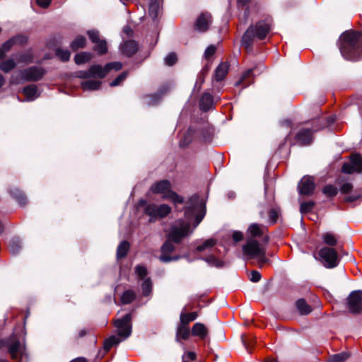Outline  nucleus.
Listing matches in <instances>:
<instances>
[{
  "label": "nucleus",
  "instance_id": "33",
  "mask_svg": "<svg viewBox=\"0 0 362 362\" xmlns=\"http://www.w3.org/2000/svg\"><path fill=\"white\" fill-rule=\"evenodd\" d=\"M10 193L17 200L20 205L23 206L27 203L26 197L18 189H11Z\"/></svg>",
  "mask_w": 362,
  "mask_h": 362
},
{
  "label": "nucleus",
  "instance_id": "34",
  "mask_svg": "<svg viewBox=\"0 0 362 362\" xmlns=\"http://www.w3.org/2000/svg\"><path fill=\"white\" fill-rule=\"evenodd\" d=\"M350 356L349 352H341L337 354L331 356L329 358L328 362H344Z\"/></svg>",
  "mask_w": 362,
  "mask_h": 362
},
{
  "label": "nucleus",
  "instance_id": "27",
  "mask_svg": "<svg viewBox=\"0 0 362 362\" xmlns=\"http://www.w3.org/2000/svg\"><path fill=\"white\" fill-rule=\"evenodd\" d=\"M162 0H151L149 4V14L153 19H156L159 13Z\"/></svg>",
  "mask_w": 362,
  "mask_h": 362
},
{
  "label": "nucleus",
  "instance_id": "12",
  "mask_svg": "<svg viewBox=\"0 0 362 362\" xmlns=\"http://www.w3.org/2000/svg\"><path fill=\"white\" fill-rule=\"evenodd\" d=\"M348 308L352 313H358L362 310V292L354 291L351 292L348 298Z\"/></svg>",
  "mask_w": 362,
  "mask_h": 362
},
{
  "label": "nucleus",
  "instance_id": "20",
  "mask_svg": "<svg viewBox=\"0 0 362 362\" xmlns=\"http://www.w3.org/2000/svg\"><path fill=\"white\" fill-rule=\"evenodd\" d=\"M296 139L301 144L307 145L312 141V132L308 129L300 130L296 135Z\"/></svg>",
  "mask_w": 362,
  "mask_h": 362
},
{
  "label": "nucleus",
  "instance_id": "21",
  "mask_svg": "<svg viewBox=\"0 0 362 362\" xmlns=\"http://www.w3.org/2000/svg\"><path fill=\"white\" fill-rule=\"evenodd\" d=\"M190 331L187 325L181 322L177 326L176 332V340L179 341L180 339L186 340L189 338Z\"/></svg>",
  "mask_w": 362,
  "mask_h": 362
},
{
  "label": "nucleus",
  "instance_id": "52",
  "mask_svg": "<svg viewBox=\"0 0 362 362\" xmlns=\"http://www.w3.org/2000/svg\"><path fill=\"white\" fill-rule=\"evenodd\" d=\"M177 62V56L175 53H170L165 58V63L168 66H173Z\"/></svg>",
  "mask_w": 362,
  "mask_h": 362
},
{
  "label": "nucleus",
  "instance_id": "53",
  "mask_svg": "<svg viewBox=\"0 0 362 362\" xmlns=\"http://www.w3.org/2000/svg\"><path fill=\"white\" fill-rule=\"evenodd\" d=\"M216 51V45H209L204 52V57L205 59H209L211 56H213Z\"/></svg>",
  "mask_w": 362,
  "mask_h": 362
},
{
  "label": "nucleus",
  "instance_id": "18",
  "mask_svg": "<svg viewBox=\"0 0 362 362\" xmlns=\"http://www.w3.org/2000/svg\"><path fill=\"white\" fill-rule=\"evenodd\" d=\"M266 228L257 223L251 224L247 229L248 238H261L263 236Z\"/></svg>",
  "mask_w": 362,
  "mask_h": 362
},
{
  "label": "nucleus",
  "instance_id": "11",
  "mask_svg": "<svg viewBox=\"0 0 362 362\" xmlns=\"http://www.w3.org/2000/svg\"><path fill=\"white\" fill-rule=\"evenodd\" d=\"M6 346L13 360H19L20 356L24 354V344L20 341L15 334H13L8 339Z\"/></svg>",
  "mask_w": 362,
  "mask_h": 362
},
{
  "label": "nucleus",
  "instance_id": "60",
  "mask_svg": "<svg viewBox=\"0 0 362 362\" xmlns=\"http://www.w3.org/2000/svg\"><path fill=\"white\" fill-rule=\"evenodd\" d=\"M358 195H357V194H349V195L346 196L344 198V199L346 202H353L356 201V199H358Z\"/></svg>",
  "mask_w": 362,
  "mask_h": 362
},
{
  "label": "nucleus",
  "instance_id": "4",
  "mask_svg": "<svg viewBox=\"0 0 362 362\" xmlns=\"http://www.w3.org/2000/svg\"><path fill=\"white\" fill-rule=\"evenodd\" d=\"M268 242L267 236H264L261 242L255 238H247V243L243 246V252L249 258H256L260 265L268 262L266 257L264 245Z\"/></svg>",
  "mask_w": 362,
  "mask_h": 362
},
{
  "label": "nucleus",
  "instance_id": "45",
  "mask_svg": "<svg viewBox=\"0 0 362 362\" xmlns=\"http://www.w3.org/2000/svg\"><path fill=\"white\" fill-rule=\"evenodd\" d=\"M327 197H334L337 194V188L332 185H326L322 190Z\"/></svg>",
  "mask_w": 362,
  "mask_h": 362
},
{
  "label": "nucleus",
  "instance_id": "25",
  "mask_svg": "<svg viewBox=\"0 0 362 362\" xmlns=\"http://www.w3.org/2000/svg\"><path fill=\"white\" fill-rule=\"evenodd\" d=\"M296 305L300 315H308L312 312V308L303 298L298 299Z\"/></svg>",
  "mask_w": 362,
  "mask_h": 362
},
{
  "label": "nucleus",
  "instance_id": "42",
  "mask_svg": "<svg viewBox=\"0 0 362 362\" xmlns=\"http://www.w3.org/2000/svg\"><path fill=\"white\" fill-rule=\"evenodd\" d=\"M95 46L94 47V50L96 51L100 54H103L107 52V43L105 40H101L98 43H95Z\"/></svg>",
  "mask_w": 362,
  "mask_h": 362
},
{
  "label": "nucleus",
  "instance_id": "36",
  "mask_svg": "<svg viewBox=\"0 0 362 362\" xmlns=\"http://www.w3.org/2000/svg\"><path fill=\"white\" fill-rule=\"evenodd\" d=\"M216 244V240L213 238L206 240L202 245H198L196 250L199 252L212 248Z\"/></svg>",
  "mask_w": 362,
  "mask_h": 362
},
{
  "label": "nucleus",
  "instance_id": "6",
  "mask_svg": "<svg viewBox=\"0 0 362 362\" xmlns=\"http://www.w3.org/2000/svg\"><path fill=\"white\" fill-rule=\"evenodd\" d=\"M45 71L40 66H31L14 73L11 78V84H19L24 81H37L45 75Z\"/></svg>",
  "mask_w": 362,
  "mask_h": 362
},
{
  "label": "nucleus",
  "instance_id": "61",
  "mask_svg": "<svg viewBox=\"0 0 362 362\" xmlns=\"http://www.w3.org/2000/svg\"><path fill=\"white\" fill-rule=\"evenodd\" d=\"M51 0H36V3L42 8H47L50 4Z\"/></svg>",
  "mask_w": 362,
  "mask_h": 362
},
{
  "label": "nucleus",
  "instance_id": "2",
  "mask_svg": "<svg viewBox=\"0 0 362 362\" xmlns=\"http://www.w3.org/2000/svg\"><path fill=\"white\" fill-rule=\"evenodd\" d=\"M192 233L190 230V223L189 221L178 220L175 221L170 227L168 235V240L164 243L161 247V252L163 254H170L173 252L175 247L172 242L180 243L183 238Z\"/></svg>",
  "mask_w": 362,
  "mask_h": 362
},
{
  "label": "nucleus",
  "instance_id": "41",
  "mask_svg": "<svg viewBox=\"0 0 362 362\" xmlns=\"http://www.w3.org/2000/svg\"><path fill=\"white\" fill-rule=\"evenodd\" d=\"M33 55L30 51H27L17 57V61L22 63H31L33 62Z\"/></svg>",
  "mask_w": 362,
  "mask_h": 362
},
{
  "label": "nucleus",
  "instance_id": "58",
  "mask_svg": "<svg viewBox=\"0 0 362 362\" xmlns=\"http://www.w3.org/2000/svg\"><path fill=\"white\" fill-rule=\"evenodd\" d=\"M353 186L350 183H344L341 187V192L344 194H348L352 190Z\"/></svg>",
  "mask_w": 362,
  "mask_h": 362
},
{
  "label": "nucleus",
  "instance_id": "56",
  "mask_svg": "<svg viewBox=\"0 0 362 362\" xmlns=\"http://www.w3.org/2000/svg\"><path fill=\"white\" fill-rule=\"evenodd\" d=\"M191 137H192V133L190 131H188L187 132L186 135L185 136L184 139L180 141V146H187L191 141Z\"/></svg>",
  "mask_w": 362,
  "mask_h": 362
},
{
  "label": "nucleus",
  "instance_id": "5",
  "mask_svg": "<svg viewBox=\"0 0 362 362\" xmlns=\"http://www.w3.org/2000/svg\"><path fill=\"white\" fill-rule=\"evenodd\" d=\"M271 30V24L264 21H259L254 26H250L245 33L242 38V44L247 49H250L252 40L264 39Z\"/></svg>",
  "mask_w": 362,
  "mask_h": 362
},
{
  "label": "nucleus",
  "instance_id": "22",
  "mask_svg": "<svg viewBox=\"0 0 362 362\" xmlns=\"http://www.w3.org/2000/svg\"><path fill=\"white\" fill-rule=\"evenodd\" d=\"M229 69V65L227 63H221L215 70L214 77L217 81L224 79Z\"/></svg>",
  "mask_w": 362,
  "mask_h": 362
},
{
  "label": "nucleus",
  "instance_id": "63",
  "mask_svg": "<svg viewBox=\"0 0 362 362\" xmlns=\"http://www.w3.org/2000/svg\"><path fill=\"white\" fill-rule=\"evenodd\" d=\"M123 31L128 35H132V34L133 33V31L131 29V28L129 26H125L123 29Z\"/></svg>",
  "mask_w": 362,
  "mask_h": 362
},
{
  "label": "nucleus",
  "instance_id": "24",
  "mask_svg": "<svg viewBox=\"0 0 362 362\" xmlns=\"http://www.w3.org/2000/svg\"><path fill=\"white\" fill-rule=\"evenodd\" d=\"M192 333L194 336L199 337L201 339H204L208 334V331L204 324L197 322L193 325Z\"/></svg>",
  "mask_w": 362,
  "mask_h": 362
},
{
  "label": "nucleus",
  "instance_id": "10",
  "mask_svg": "<svg viewBox=\"0 0 362 362\" xmlns=\"http://www.w3.org/2000/svg\"><path fill=\"white\" fill-rule=\"evenodd\" d=\"M190 204L191 206L186 208L185 211V216L188 220L191 218L192 216L197 211V207H199V210L201 211L200 213L197 214L195 216L194 228H196L202 221L205 215L204 206L202 203H199V199L197 196L191 197Z\"/></svg>",
  "mask_w": 362,
  "mask_h": 362
},
{
  "label": "nucleus",
  "instance_id": "8",
  "mask_svg": "<svg viewBox=\"0 0 362 362\" xmlns=\"http://www.w3.org/2000/svg\"><path fill=\"white\" fill-rule=\"evenodd\" d=\"M321 262L326 268L336 267L339 262V257L334 248L330 247H322L318 252Z\"/></svg>",
  "mask_w": 362,
  "mask_h": 362
},
{
  "label": "nucleus",
  "instance_id": "38",
  "mask_svg": "<svg viewBox=\"0 0 362 362\" xmlns=\"http://www.w3.org/2000/svg\"><path fill=\"white\" fill-rule=\"evenodd\" d=\"M203 259L211 267H221L223 266V262L214 255H209L203 258Z\"/></svg>",
  "mask_w": 362,
  "mask_h": 362
},
{
  "label": "nucleus",
  "instance_id": "29",
  "mask_svg": "<svg viewBox=\"0 0 362 362\" xmlns=\"http://www.w3.org/2000/svg\"><path fill=\"white\" fill-rule=\"evenodd\" d=\"M92 57L91 53L83 52L75 55L74 61L77 64H82L89 62L92 59Z\"/></svg>",
  "mask_w": 362,
  "mask_h": 362
},
{
  "label": "nucleus",
  "instance_id": "59",
  "mask_svg": "<svg viewBox=\"0 0 362 362\" xmlns=\"http://www.w3.org/2000/svg\"><path fill=\"white\" fill-rule=\"evenodd\" d=\"M243 238V234L240 231H235L233 234V239L235 243L240 241Z\"/></svg>",
  "mask_w": 362,
  "mask_h": 362
},
{
  "label": "nucleus",
  "instance_id": "15",
  "mask_svg": "<svg viewBox=\"0 0 362 362\" xmlns=\"http://www.w3.org/2000/svg\"><path fill=\"white\" fill-rule=\"evenodd\" d=\"M315 189L314 178L310 176H305L298 185L299 193L303 195L311 194Z\"/></svg>",
  "mask_w": 362,
  "mask_h": 362
},
{
  "label": "nucleus",
  "instance_id": "16",
  "mask_svg": "<svg viewBox=\"0 0 362 362\" xmlns=\"http://www.w3.org/2000/svg\"><path fill=\"white\" fill-rule=\"evenodd\" d=\"M211 23V16L209 13H202L195 23V29L200 32H205L209 29Z\"/></svg>",
  "mask_w": 362,
  "mask_h": 362
},
{
  "label": "nucleus",
  "instance_id": "13",
  "mask_svg": "<svg viewBox=\"0 0 362 362\" xmlns=\"http://www.w3.org/2000/svg\"><path fill=\"white\" fill-rule=\"evenodd\" d=\"M108 74L106 69V66H102L100 65H93L88 71H80L77 74V76L82 78L90 77H98L100 78H104Z\"/></svg>",
  "mask_w": 362,
  "mask_h": 362
},
{
  "label": "nucleus",
  "instance_id": "50",
  "mask_svg": "<svg viewBox=\"0 0 362 362\" xmlns=\"http://www.w3.org/2000/svg\"><path fill=\"white\" fill-rule=\"evenodd\" d=\"M21 248V243L18 240H13L10 243V249L13 254H17Z\"/></svg>",
  "mask_w": 362,
  "mask_h": 362
},
{
  "label": "nucleus",
  "instance_id": "14",
  "mask_svg": "<svg viewBox=\"0 0 362 362\" xmlns=\"http://www.w3.org/2000/svg\"><path fill=\"white\" fill-rule=\"evenodd\" d=\"M342 171L345 173H360L362 171V158L358 154L351 156L350 162L345 163L342 165Z\"/></svg>",
  "mask_w": 362,
  "mask_h": 362
},
{
  "label": "nucleus",
  "instance_id": "37",
  "mask_svg": "<svg viewBox=\"0 0 362 362\" xmlns=\"http://www.w3.org/2000/svg\"><path fill=\"white\" fill-rule=\"evenodd\" d=\"M16 67V62L13 59H9L0 64V69L6 73L9 72Z\"/></svg>",
  "mask_w": 362,
  "mask_h": 362
},
{
  "label": "nucleus",
  "instance_id": "28",
  "mask_svg": "<svg viewBox=\"0 0 362 362\" xmlns=\"http://www.w3.org/2000/svg\"><path fill=\"white\" fill-rule=\"evenodd\" d=\"M100 84V81L88 80L81 83V87L84 90H95L99 89Z\"/></svg>",
  "mask_w": 362,
  "mask_h": 362
},
{
  "label": "nucleus",
  "instance_id": "62",
  "mask_svg": "<svg viewBox=\"0 0 362 362\" xmlns=\"http://www.w3.org/2000/svg\"><path fill=\"white\" fill-rule=\"evenodd\" d=\"M160 260L163 262H169L171 261V257L168 255V254H163L160 256Z\"/></svg>",
  "mask_w": 362,
  "mask_h": 362
},
{
  "label": "nucleus",
  "instance_id": "48",
  "mask_svg": "<svg viewBox=\"0 0 362 362\" xmlns=\"http://www.w3.org/2000/svg\"><path fill=\"white\" fill-rule=\"evenodd\" d=\"M105 66H106V69L107 70L108 73L111 70L119 71L122 68V63L119 62H110V63L107 64Z\"/></svg>",
  "mask_w": 362,
  "mask_h": 362
},
{
  "label": "nucleus",
  "instance_id": "35",
  "mask_svg": "<svg viewBox=\"0 0 362 362\" xmlns=\"http://www.w3.org/2000/svg\"><path fill=\"white\" fill-rule=\"evenodd\" d=\"M135 298V293L132 290H127L125 291L121 296V302L122 304H129L132 303Z\"/></svg>",
  "mask_w": 362,
  "mask_h": 362
},
{
  "label": "nucleus",
  "instance_id": "26",
  "mask_svg": "<svg viewBox=\"0 0 362 362\" xmlns=\"http://www.w3.org/2000/svg\"><path fill=\"white\" fill-rule=\"evenodd\" d=\"M23 93L28 100H33L38 97L37 88L35 85H29L25 87Z\"/></svg>",
  "mask_w": 362,
  "mask_h": 362
},
{
  "label": "nucleus",
  "instance_id": "44",
  "mask_svg": "<svg viewBox=\"0 0 362 362\" xmlns=\"http://www.w3.org/2000/svg\"><path fill=\"white\" fill-rule=\"evenodd\" d=\"M13 45H15L14 40L11 38L4 42L2 47H0V57H4L5 52H8Z\"/></svg>",
  "mask_w": 362,
  "mask_h": 362
},
{
  "label": "nucleus",
  "instance_id": "49",
  "mask_svg": "<svg viewBox=\"0 0 362 362\" xmlns=\"http://www.w3.org/2000/svg\"><path fill=\"white\" fill-rule=\"evenodd\" d=\"M127 76V72H123L120 75H119L114 81H112L110 83V86H117L126 79Z\"/></svg>",
  "mask_w": 362,
  "mask_h": 362
},
{
  "label": "nucleus",
  "instance_id": "54",
  "mask_svg": "<svg viewBox=\"0 0 362 362\" xmlns=\"http://www.w3.org/2000/svg\"><path fill=\"white\" fill-rule=\"evenodd\" d=\"M279 211L276 209H272L269 211V221L272 223H275L277 221Z\"/></svg>",
  "mask_w": 362,
  "mask_h": 362
},
{
  "label": "nucleus",
  "instance_id": "30",
  "mask_svg": "<svg viewBox=\"0 0 362 362\" xmlns=\"http://www.w3.org/2000/svg\"><path fill=\"white\" fill-rule=\"evenodd\" d=\"M198 315L196 312L186 313L185 312H182L180 313V320L181 323L188 325L190 322L195 320L197 317Z\"/></svg>",
  "mask_w": 362,
  "mask_h": 362
},
{
  "label": "nucleus",
  "instance_id": "43",
  "mask_svg": "<svg viewBox=\"0 0 362 362\" xmlns=\"http://www.w3.org/2000/svg\"><path fill=\"white\" fill-rule=\"evenodd\" d=\"M56 55L63 62H66L69 59L71 53L68 49H57Z\"/></svg>",
  "mask_w": 362,
  "mask_h": 362
},
{
  "label": "nucleus",
  "instance_id": "19",
  "mask_svg": "<svg viewBox=\"0 0 362 362\" xmlns=\"http://www.w3.org/2000/svg\"><path fill=\"white\" fill-rule=\"evenodd\" d=\"M321 238L324 244L330 247L338 244L339 237L332 232H325L321 235Z\"/></svg>",
  "mask_w": 362,
  "mask_h": 362
},
{
  "label": "nucleus",
  "instance_id": "64",
  "mask_svg": "<svg viewBox=\"0 0 362 362\" xmlns=\"http://www.w3.org/2000/svg\"><path fill=\"white\" fill-rule=\"evenodd\" d=\"M71 362H87L86 359L83 357L76 358L74 360H72Z\"/></svg>",
  "mask_w": 362,
  "mask_h": 362
},
{
  "label": "nucleus",
  "instance_id": "55",
  "mask_svg": "<svg viewBox=\"0 0 362 362\" xmlns=\"http://www.w3.org/2000/svg\"><path fill=\"white\" fill-rule=\"evenodd\" d=\"M12 40H14V44H18V45H23L25 43L27 42V40H28V38L25 35H17L13 38H11Z\"/></svg>",
  "mask_w": 362,
  "mask_h": 362
},
{
  "label": "nucleus",
  "instance_id": "9",
  "mask_svg": "<svg viewBox=\"0 0 362 362\" xmlns=\"http://www.w3.org/2000/svg\"><path fill=\"white\" fill-rule=\"evenodd\" d=\"M170 212L171 208L165 204L160 205L150 204L145 208V213L150 217L151 222H154L158 219L163 218Z\"/></svg>",
  "mask_w": 362,
  "mask_h": 362
},
{
  "label": "nucleus",
  "instance_id": "1",
  "mask_svg": "<svg viewBox=\"0 0 362 362\" xmlns=\"http://www.w3.org/2000/svg\"><path fill=\"white\" fill-rule=\"evenodd\" d=\"M340 52L347 60L362 59V32L347 30L340 37Z\"/></svg>",
  "mask_w": 362,
  "mask_h": 362
},
{
  "label": "nucleus",
  "instance_id": "31",
  "mask_svg": "<svg viewBox=\"0 0 362 362\" xmlns=\"http://www.w3.org/2000/svg\"><path fill=\"white\" fill-rule=\"evenodd\" d=\"M253 73V69H248L241 76L240 79L238 81L235 83V86H240L243 85L244 88L248 86L251 81H247V80L249 79L252 76Z\"/></svg>",
  "mask_w": 362,
  "mask_h": 362
},
{
  "label": "nucleus",
  "instance_id": "57",
  "mask_svg": "<svg viewBox=\"0 0 362 362\" xmlns=\"http://www.w3.org/2000/svg\"><path fill=\"white\" fill-rule=\"evenodd\" d=\"M261 279V274L257 271H252L250 274V279L253 282H257Z\"/></svg>",
  "mask_w": 362,
  "mask_h": 362
},
{
  "label": "nucleus",
  "instance_id": "7",
  "mask_svg": "<svg viewBox=\"0 0 362 362\" xmlns=\"http://www.w3.org/2000/svg\"><path fill=\"white\" fill-rule=\"evenodd\" d=\"M150 190L154 194H161L163 199H169L175 204H182L184 202L182 197L172 190V185L167 180H160L151 185Z\"/></svg>",
  "mask_w": 362,
  "mask_h": 362
},
{
  "label": "nucleus",
  "instance_id": "40",
  "mask_svg": "<svg viewBox=\"0 0 362 362\" xmlns=\"http://www.w3.org/2000/svg\"><path fill=\"white\" fill-rule=\"evenodd\" d=\"M142 294L144 296H148L152 291V283L150 279H146L141 285Z\"/></svg>",
  "mask_w": 362,
  "mask_h": 362
},
{
  "label": "nucleus",
  "instance_id": "17",
  "mask_svg": "<svg viewBox=\"0 0 362 362\" xmlns=\"http://www.w3.org/2000/svg\"><path fill=\"white\" fill-rule=\"evenodd\" d=\"M122 54L127 57L134 54L138 50V45L134 40H127L120 47Z\"/></svg>",
  "mask_w": 362,
  "mask_h": 362
},
{
  "label": "nucleus",
  "instance_id": "47",
  "mask_svg": "<svg viewBox=\"0 0 362 362\" xmlns=\"http://www.w3.org/2000/svg\"><path fill=\"white\" fill-rule=\"evenodd\" d=\"M314 205L313 202H303L300 204V211L302 214L308 213L313 209Z\"/></svg>",
  "mask_w": 362,
  "mask_h": 362
},
{
  "label": "nucleus",
  "instance_id": "23",
  "mask_svg": "<svg viewBox=\"0 0 362 362\" xmlns=\"http://www.w3.org/2000/svg\"><path fill=\"white\" fill-rule=\"evenodd\" d=\"M200 108L203 111H208L213 107V98L209 93H205L201 98L199 102Z\"/></svg>",
  "mask_w": 362,
  "mask_h": 362
},
{
  "label": "nucleus",
  "instance_id": "51",
  "mask_svg": "<svg viewBox=\"0 0 362 362\" xmlns=\"http://www.w3.org/2000/svg\"><path fill=\"white\" fill-rule=\"evenodd\" d=\"M87 34H88L90 40H91V42L94 44L98 43V42L101 40L100 39L99 33L97 30H89V31H88Z\"/></svg>",
  "mask_w": 362,
  "mask_h": 362
},
{
  "label": "nucleus",
  "instance_id": "32",
  "mask_svg": "<svg viewBox=\"0 0 362 362\" xmlns=\"http://www.w3.org/2000/svg\"><path fill=\"white\" fill-rule=\"evenodd\" d=\"M129 250V243L127 241H122L117 250V257L118 259L124 257Z\"/></svg>",
  "mask_w": 362,
  "mask_h": 362
},
{
  "label": "nucleus",
  "instance_id": "3",
  "mask_svg": "<svg viewBox=\"0 0 362 362\" xmlns=\"http://www.w3.org/2000/svg\"><path fill=\"white\" fill-rule=\"evenodd\" d=\"M131 314L125 315L122 319L117 320L115 322V326L117 328V334L120 338L116 336H111L104 342V349L108 351L112 346L119 344L122 341L127 339L132 333Z\"/></svg>",
  "mask_w": 362,
  "mask_h": 362
},
{
  "label": "nucleus",
  "instance_id": "46",
  "mask_svg": "<svg viewBox=\"0 0 362 362\" xmlns=\"http://www.w3.org/2000/svg\"><path fill=\"white\" fill-rule=\"evenodd\" d=\"M135 273L140 279H143L147 274V269L143 265H137L135 267Z\"/></svg>",
  "mask_w": 362,
  "mask_h": 362
},
{
  "label": "nucleus",
  "instance_id": "39",
  "mask_svg": "<svg viewBox=\"0 0 362 362\" xmlns=\"http://www.w3.org/2000/svg\"><path fill=\"white\" fill-rule=\"evenodd\" d=\"M86 40L83 36H78L71 43V48L73 50H76L82 48L86 45Z\"/></svg>",
  "mask_w": 362,
  "mask_h": 362
}]
</instances>
